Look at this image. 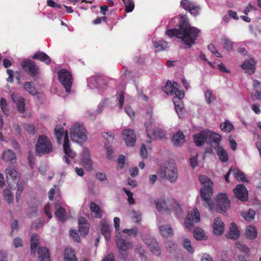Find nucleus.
I'll return each instance as SVG.
<instances>
[{"mask_svg":"<svg viewBox=\"0 0 261 261\" xmlns=\"http://www.w3.org/2000/svg\"><path fill=\"white\" fill-rule=\"evenodd\" d=\"M125 111L127 114L130 117V118H133L135 116V112L134 110L129 106L125 107Z\"/></svg>","mask_w":261,"mask_h":261,"instance_id":"64","label":"nucleus"},{"mask_svg":"<svg viewBox=\"0 0 261 261\" xmlns=\"http://www.w3.org/2000/svg\"><path fill=\"white\" fill-rule=\"evenodd\" d=\"M200 221V214L197 208H194L193 212L188 213L185 222L186 227L191 229L193 227V222L197 223Z\"/></svg>","mask_w":261,"mask_h":261,"instance_id":"11","label":"nucleus"},{"mask_svg":"<svg viewBox=\"0 0 261 261\" xmlns=\"http://www.w3.org/2000/svg\"><path fill=\"white\" fill-rule=\"evenodd\" d=\"M122 136L127 146L135 145L136 136L133 130L130 129L124 130L122 133Z\"/></svg>","mask_w":261,"mask_h":261,"instance_id":"14","label":"nucleus"},{"mask_svg":"<svg viewBox=\"0 0 261 261\" xmlns=\"http://www.w3.org/2000/svg\"><path fill=\"white\" fill-rule=\"evenodd\" d=\"M253 86L255 90V96L257 99H261V83L257 80H254Z\"/></svg>","mask_w":261,"mask_h":261,"instance_id":"39","label":"nucleus"},{"mask_svg":"<svg viewBox=\"0 0 261 261\" xmlns=\"http://www.w3.org/2000/svg\"><path fill=\"white\" fill-rule=\"evenodd\" d=\"M217 153L219 157V160L225 163L228 160V155L226 151L222 147H217Z\"/></svg>","mask_w":261,"mask_h":261,"instance_id":"34","label":"nucleus"},{"mask_svg":"<svg viewBox=\"0 0 261 261\" xmlns=\"http://www.w3.org/2000/svg\"><path fill=\"white\" fill-rule=\"evenodd\" d=\"M90 209L92 213H94L96 218H101L102 217V211L95 203L93 202L90 203Z\"/></svg>","mask_w":261,"mask_h":261,"instance_id":"32","label":"nucleus"},{"mask_svg":"<svg viewBox=\"0 0 261 261\" xmlns=\"http://www.w3.org/2000/svg\"><path fill=\"white\" fill-rule=\"evenodd\" d=\"M100 223L101 226V232L107 241H109L111 237V226L105 219H102Z\"/></svg>","mask_w":261,"mask_h":261,"instance_id":"20","label":"nucleus"},{"mask_svg":"<svg viewBox=\"0 0 261 261\" xmlns=\"http://www.w3.org/2000/svg\"><path fill=\"white\" fill-rule=\"evenodd\" d=\"M233 127L232 124L228 121H226L224 123H222L220 124V128L221 130L225 132H230Z\"/></svg>","mask_w":261,"mask_h":261,"instance_id":"44","label":"nucleus"},{"mask_svg":"<svg viewBox=\"0 0 261 261\" xmlns=\"http://www.w3.org/2000/svg\"><path fill=\"white\" fill-rule=\"evenodd\" d=\"M3 195L6 201L8 203H11L13 201V196L12 192L8 189H6L4 190Z\"/></svg>","mask_w":261,"mask_h":261,"instance_id":"41","label":"nucleus"},{"mask_svg":"<svg viewBox=\"0 0 261 261\" xmlns=\"http://www.w3.org/2000/svg\"><path fill=\"white\" fill-rule=\"evenodd\" d=\"M173 93L175 94L174 97H177L178 98H183L185 95V93L183 91L180 90L178 88H176L173 90Z\"/></svg>","mask_w":261,"mask_h":261,"instance_id":"61","label":"nucleus"},{"mask_svg":"<svg viewBox=\"0 0 261 261\" xmlns=\"http://www.w3.org/2000/svg\"><path fill=\"white\" fill-rule=\"evenodd\" d=\"M183 246L187 250V251L190 253H193L194 252V249L193 247L191 245V243L190 240L186 238L183 240Z\"/></svg>","mask_w":261,"mask_h":261,"instance_id":"40","label":"nucleus"},{"mask_svg":"<svg viewBox=\"0 0 261 261\" xmlns=\"http://www.w3.org/2000/svg\"><path fill=\"white\" fill-rule=\"evenodd\" d=\"M182 98H178L177 97H173V101L174 105L175 108L179 107L180 106H184L181 101Z\"/></svg>","mask_w":261,"mask_h":261,"instance_id":"62","label":"nucleus"},{"mask_svg":"<svg viewBox=\"0 0 261 261\" xmlns=\"http://www.w3.org/2000/svg\"><path fill=\"white\" fill-rule=\"evenodd\" d=\"M193 236L196 240L201 241L207 239L204 231L199 227H195L193 231Z\"/></svg>","mask_w":261,"mask_h":261,"instance_id":"33","label":"nucleus"},{"mask_svg":"<svg viewBox=\"0 0 261 261\" xmlns=\"http://www.w3.org/2000/svg\"><path fill=\"white\" fill-rule=\"evenodd\" d=\"M7 182L10 188H16L18 186L20 177L18 172L14 169L7 168L6 169Z\"/></svg>","mask_w":261,"mask_h":261,"instance_id":"9","label":"nucleus"},{"mask_svg":"<svg viewBox=\"0 0 261 261\" xmlns=\"http://www.w3.org/2000/svg\"><path fill=\"white\" fill-rule=\"evenodd\" d=\"M176 216L181 218L182 216V210L179 204L176 202H174L172 205Z\"/></svg>","mask_w":261,"mask_h":261,"instance_id":"45","label":"nucleus"},{"mask_svg":"<svg viewBox=\"0 0 261 261\" xmlns=\"http://www.w3.org/2000/svg\"><path fill=\"white\" fill-rule=\"evenodd\" d=\"M166 250L168 252L171 253L175 250L176 245L172 241L167 242L165 245Z\"/></svg>","mask_w":261,"mask_h":261,"instance_id":"49","label":"nucleus"},{"mask_svg":"<svg viewBox=\"0 0 261 261\" xmlns=\"http://www.w3.org/2000/svg\"><path fill=\"white\" fill-rule=\"evenodd\" d=\"M11 98L13 101L16 104L18 111L21 113H23L25 111L24 99L22 97L18 96L17 95L12 94Z\"/></svg>","mask_w":261,"mask_h":261,"instance_id":"21","label":"nucleus"},{"mask_svg":"<svg viewBox=\"0 0 261 261\" xmlns=\"http://www.w3.org/2000/svg\"><path fill=\"white\" fill-rule=\"evenodd\" d=\"M153 46L156 49V51L165 50L168 47L167 42L164 40H160L159 42L153 41Z\"/></svg>","mask_w":261,"mask_h":261,"instance_id":"38","label":"nucleus"},{"mask_svg":"<svg viewBox=\"0 0 261 261\" xmlns=\"http://www.w3.org/2000/svg\"><path fill=\"white\" fill-rule=\"evenodd\" d=\"M175 109L179 118L181 119L184 117L185 115V109L184 106L176 107L175 108Z\"/></svg>","mask_w":261,"mask_h":261,"instance_id":"53","label":"nucleus"},{"mask_svg":"<svg viewBox=\"0 0 261 261\" xmlns=\"http://www.w3.org/2000/svg\"><path fill=\"white\" fill-rule=\"evenodd\" d=\"M20 64L30 76H35L38 74V68L32 60L24 59Z\"/></svg>","mask_w":261,"mask_h":261,"instance_id":"10","label":"nucleus"},{"mask_svg":"<svg viewBox=\"0 0 261 261\" xmlns=\"http://www.w3.org/2000/svg\"><path fill=\"white\" fill-rule=\"evenodd\" d=\"M198 178L200 184L203 186L200 192V197L203 201L204 206L211 211L214 210L221 214L225 215L230 206V201L226 194H219L213 202L211 198L213 193V182L210 178L206 175H200Z\"/></svg>","mask_w":261,"mask_h":261,"instance_id":"1","label":"nucleus"},{"mask_svg":"<svg viewBox=\"0 0 261 261\" xmlns=\"http://www.w3.org/2000/svg\"><path fill=\"white\" fill-rule=\"evenodd\" d=\"M208 129H205L193 135L194 142L196 146H201L208 137Z\"/></svg>","mask_w":261,"mask_h":261,"instance_id":"17","label":"nucleus"},{"mask_svg":"<svg viewBox=\"0 0 261 261\" xmlns=\"http://www.w3.org/2000/svg\"><path fill=\"white\" fill-rule=\"evenodd\" d=\"M233 191L236 197L242 201L245 202L248 200V191L244 185H237Z\"/></svg>","mask_w":261,"mask_h":261,"instance_id":"13","label":"nucleus"},{"mask_svg":"<svg viewBox=\"0 0 261 261\" xmlns=\"http://www.w3.org/2000/svg\"><path fill=\"white\" fill-rule=\"evenodd\" d=\"M255 215V211L250 208L247 212H243L242 213V216L247 221L250 222L254 219Z\"/></svg>","mask_w":261,"mask_h":261,"instance_id":"37","label":"nucleus"},{"mask_svg":"<svg viewBox=\"0 0 261 261\" xmlns=\"http://www.w3.org/2000/svg\"><path fill=\"white\" fill-rule=\"evenodd\" d=\"M24 88L26 89L31 94L35 95L37 94L35 88L32 86L31 82H25L24 84Z\"/></svg>","mask_w":261,"mask_h":261,"instance_id":"47","label":"nucleus"},{"mask_svg":"<svg viewBox=\"0 0 261 261\" xmlns=\"http://www.w3.org/2000/svg\"><path fill=\"white\" fill-rule=\"evenodd\" d=\"M252 62L253 61L251 62L250 61L246 60L244 61L242 65L243 69L245 70L246 72L249 74H252L255 72V68Z\"/></svg>","mask_w":261,"mask_h":261,"instance_id":"35","label":"nucleus"},{"mask_svg":"<svg viewBox=\"0 0 261 261\" xmlns=\"http://www.w3.org/2000/svg\"><path fill=\"white\" fill-rule=\"evenodd\" d=\"M55 207L57 208L55 212V215L61 221H64L65 219V210L62 206H60L58 203L55 204Z\"/></svg>","mask_w":261,"mask_h":261,"instance_id":"31","label":"nucleus"},{"mask_svg":"<svg viewBox=\"0 0 261 261\" xmlns=\"http://www.w3.org/2000/svg\"><path fill=\"white\" fill-rule=\"evenodd\" d=\"M205 98L207 103L211 104L212 101L216 100V96L212 94V91L207 89L205 92Z\"/></svg>","mask_w":261,"mask_h":261,"instance_id":"43","label":"nucleus"},{"mask_svg":"<svg viewBox=\"0 0 261 261\" xmlns=\"http://www.w3.org/2000/svg\"><path fill=\"white\" fill-rule=\"evenodd\" d=\"M52 150L53 146L50 140L44 135H40L35 145L36 154L42 156L49 153Z\"/></svg>","mask_w":261,"mask_h":261,"instance_id":"5","label":"nucleus"},{"mask_svg":"<svg viewBox=\"0 0 261 261\" xmlns=\"http://www.w3.org/2000/svg\"><path fill=\"white\" fill-rule=\"evenodd\" d=\"M116 243L120 252H125L132 247V243L125 240L124 237L120 232L116 234Z\"/></svg>","mask_w":261,"mask_h":261,"instance_id":"12","label":"nucleus"},{"mask_svg":"<svg viewBox=\"0 0 261 261\" xmlns=\"http://www.w3.org/2000/svg\"><path fill=\"white\" fill-rule=\"evenodd\" d=\"M33 59L39 60L42 62H44L47 64H49L51 62L50 57L44 52L37 51L33 56Z\"/></svg>","mask_w":261,"mask_h":261,"instance_id":"28","label":"nucleus"},{"mask_svg":"<svg viewBox=\"0 0 261 261\" xmlns=\"http://www.w3.org/2000/svg\"><path fill=\"white\" fill-rule=\"evenodd\" d=\"M3 159L6 162L14 163L16 161V155L14 152L11 150L4 151L3 154Z\"/></svg>","mask_w":261,"mask_h":261,"instance_id":"30","label":"nucleus"},{"mask_svg":"<svg viewBox=\"0 0 261 261\" xmlns=\"http://www.w3.org/2000/svg\"><path fill=\"white\" fill-rule=\"evenodd\" d=\"M64 259L65 261H77L74 250L71 248H66L65 249Z\"/></svg>","mask_w":261,"mask_h":261,"instance_id":"29","label":"nucleus"},{"mask_svg":"<svg viewBox=\"0 0 261 261\" xmlns=\"http://www.w3.org/2000/svg\"><path fill=\"white\" fill-rule=\"evenodd\" d=\"M106 148L107 158L110 160H113L114 158V156L113 155L114 150L112 148V146H108Z\"/></svg>","mask_w":261,"mask_h":261,"instance_id":"57","label":"nucleus"},{"mask_svg":"<svg viewBox=\"0 0 261 261\" xmlns=\"http://www.w3.org/2000/svg\"><path fill=\"white\" fill-rule=\"evenodd\" d=\"M257 232L256 228L251 225L246 227L245 230V236L249 239L254 240L257 237Z\"/></svg>","mask_w":261,"mask_h":261,"instance_id":"27","label":"nucleus"},{"mask_svg":"<svg viewBox=\"0 0 261 261\" xmlns=\"http://www.w3.org/2000/svg\"><path fill=\"white\" fill-rule=\"evenodd\" d=\"M213 231L215 234L221 235L224 231V223L220 218L214 219L213 224Z\"/></svg>","mask_w":261,"mask_h":261,"instance_id":"22","label":"nucleus"},{"mask_svg":"<svg viewBox=\"0 0 261 261\" xmlns=\"http://www.w3.org/2000/svg\"><path fill=\"white\" fill-rule=\"evenodd\" d=\"M172 142L175 146H179L184 144L185 142V139L182 132L178 131L174 134L172 137Z\"/></svg>","mask_w":261,"mask_h":261,"instance_id":"25","label":"nucleus"},{"mask_svg":"<svg viewBox=\"0 0 261 261\" xmlns=\"http://www.w3.org/2000/svg\"><path fill=\"white\" fill-rule=\"evenodd\" d=\"M88 84L89 86L91 85L93 87L103 89L106 86V82L103 77L99 75L90 77L88 80Z\"/></svg>","mask_w":261,"mask_h":261,"instance_id":"15","label":"nucleus"},{"mask_svg":"<svg viewBox=\"0 0 261 261\" xmlns=\"http://www.w3.org/2000/svg\"><path fill=\"white\" fill-rule=\"evenodd\" d=\"M152 134L154 137L156 139H163L165 136L164 132L159 127L154 128Z\"/></svg>","mask_w":261,"mask_h":261,"instance_id":"42","label":"nucleus"},{"mask_svg":"<svg viewBox=\"0 0 261 261\" xmlns=\"http://www.w3.org/2000/svg\"><path fill=\"white\" fill-rule=\"evenodd\" d=\"M208 142L211 144V146L214 148H217L219 147V143L221 140V136L216 133L211 132L208 129Z\"/></svg>","mask_w":261,"mask_h":261,"instance_id":"18","label":"nucleus"},{"mask_svg":"<svg viewBox=\"0 0 261 261\" xmlns=\"http://www.w3.org/2000/svg\"><path fill=\"white\" fill-rule=\"evenodd\" d=\"M140 156L143 159L147 158V152L146 146L144 144H142L140 149Z\"/></svg>","mask_w":261,"mask_h":261,"instance_id":"56","label":"nucleus"},{"mask_svg":"<svg viewBox=\"0 0 261 261\" xmlns=\"http://www.w3.org/2000/svg\"><path fill=\"white\" fill-rule=\"evenodd\" d=\"M163 90L168 94L172 95L173 93L172 90V87L171 85V82L170 81H168L166 84V85L164 87Z\"/></svg>","mask_w":261,"mask_h":261,"instance_id":"51","label":"nucleus"},{"mask_svg":"<svg viewBox=\"0 0 261 261\" xmlns=\"http://www.w3.org/2000/svg\"><path fill=\"white\" fill-rule=\"evenodd\" d=\"M23 127L26 132L30 134L34 135L35 133L36 129L34 124H24Z\"/></svg>","mask_w":261,"mask_h":261,"instance_id":"48","label":"nucleus"},{"mask_svg":"<svg viewBox=\"0 0 261 261\" xmlns=\"http://www.w3.org/2000/svg\"><path fill=\"white\" fill-rule=\"evenodd\" d=\"M96 178L101 181H105L107 180L106 174L105 172L96 173Z\"/></svg>","mask_w":261,"mask_h":261,"instance_id":"59","label":"nucleus"},{"mask_svg":"<svg viewBox=\"0 0 261 261\" xmlns=\"http://www.w3.org/2000/svg\"><path fill=\"white\" fill-rule=\"evenodd\" d=\"M82 164L88 171H91L93 169V163L90 159L89 151L88 149L85 148L82 153Z\"/></svg>","mask_w":261,"mask_h":261,"instance_id":"16","label":"nucleus"},{"mask_svg":"<svg viewBox=\"0 0 261 261\" xmlns=\"http://www.w3.org/2000/svg\"><path fill=\"white\" fill-rule=\"evenodd\" d=\"M39 245V243L34 242V241H31V253L35 255L36 253V249L38 248V246Z\"/></svg>","mask_w":261,"mask_h":261,"instance_id":"60","label":"nucleus"},{"mask_svg":"<svg viewBox=\"0 0 261 261\" xmlns=\"http://www.w3.org/2000/svg\"><path fill=\"white\" fill-rule=\"evenodd\" d=\"M38 255L39 261H50L49 250L46 247H39Z\"/></svg>","mask_w":261,"mask_h":261,"instance_id":"24","label":"nucleus"},{"mask_svg":"<svg viewBox=\"0 0 261 261\" xmlns=\"http://www.w3.org/2000/svg\"><path fill=\"white\" fill-rule=\"evenodd\" d=\"M222 41L223 42V47L224 48L228 50V51H231L232 49V42L227 39L226 37H224L222 39Z\"/></svg>","mask_w":261,"mask_h":261,"instance_id":"46","label":"nucleus"},{"mask_svg":"<svg viewBox=\"0 0 261 261\" xmlns=\"http://www.w3.org/2000/svg\"><path fill=\"white\" fill-rule=\"evenodd\" d=\"M159 229L162 236L164 238L172 237L173 236L172 229L169 225H162L159 226Z\"/></svg>","mask_w":261,"mask_h":261,"instance_id":"26","label":"nucleus"},{"mask_svg":"<svg viewBox=\"0 0 261 261\" xmlns=\"http://www.w3.org/2000/svg\"><path fill=\"white\" fill-rule=\"evenodd\" d=\"M23 245V241L21 239L16 237L14 240V246L15 248L21 247Z\"/></svg>","mask_w":261,"mask_h":261,"instance_id":"63","label":"nucleus"},{"mask_svg":"<svg viewBox=\"0 0 261 261\" xmlns=\"http://www.w3.org/2000/svg\"><path fill=\"white\" fill-rule=\"evenodd\" d=\"M142 240L149 248L151 252L156 256H159L161 254V250L159 246L157 241L149 235H143Z\"/></svg>","mask_w":261,"mask_h":261,"instance_id":"8","label":"nucleus"},{"mask_svg":"<svg viewBox=\"0 0 261 261\" xmlns=\"http://www.w3.org/2000/svg\"><path fill=\"white\" fill-rule=\"evenodd\" d=\"M232 174L238 180L248 182V180L246 179L245 174L238 168L232 169Z\"/></svg>","mask_w":261,"mask_h":261,"instance_id":"36","label":"nucleus"},{"mask_svg":"<svg viewBox=\"0 0 261 261\" xmlns=\"http://www.w3.org/2000/svg\"><path fill=\"white\" fill-rule=\"evenodd\" d=\"M200 10V8L199 6H195L193 5V7H192V8H191L188 11L190 12L191 14L196 16L199 14V11Z\"/></svg>","mask_w":261,"mask_h":261,"instance_id":"58","label":"nucleus"},{"mask_svg":"<svg viewBox=\"0 0 261 261\" xmlns=\"http://www.w3.org/2000/svg\"><path fill=\"white\" fill-rule=\"evenodd\" d=\"M60 82L64 86L67 92L70 91L71 86L72 84L71 74L67 69H62L58 72Z\"/></svg>","mask_w":261,"mask_h":261,"instance_id":"7","label":"nucleus"},{"mask_svg":"<svg viewBox=\"0 0 261 261\" xmlns=\"http://www.w3.org/2000/svg\"><path fill=\"white\" fill-rule=\"evenodd\" d=\"M79 229L81 236H86L89 231V224L86 218L80 217L78 219Z\"/></svg>","mask_w":261,"mask_h":261,"instance_id":"19","label":"nucleus"},{"mask_svg":"<svg viewBox=\"0 0 261 261\" xmlns=\"http://www.w3.org/2000/svg\"><path fill=\"white\" fill-rule=\"evenodd\" d=\"M55 132L57 142L59 144L61 143L62 137L63 136L64 133H65L64 144L63 146L64 153L69 158L72 159L74 158L76 156V153L74 152H73L70 148L69 141L68 136V131L66 130L65 132H64V129L63 127H59L58 128L56 127L55 128Z\"/></svg>","mask_w":261,"mask_h":261,"instance_id":"4","label":"nucleus"},{"mask_svg":"<svg viewBox=\"0 0 261 261\" xmlns=\"http://www.w3.org/2000/svg\"><path fill=\"white\" fill-rule=\"evenodd\" d=\"M180 22L178 29H169L166 31V34L170 37L174 36L180 39L186 45V48H190L193 44L196 43L195 40L198 36L200 30L191 27L188 19L186 15H179Z\"/></svg>","mask_w":261,"mask_h":261,"instance_id":"2","label":"nucleus"},{"mask_svg":"<svg viewBox=\"0 0 261 261\" xmlns=\"http://www.w3.org/2000/svg\"><path fill=\"white\" fill-rule=\"evenodd\" d=\"M101 136L109 143L112 142L114 139V136L112 133L103 132L101 133Z\"/></svg>","mask_w":261,"mask_h":261,"instance_id":"55","label":"nucleus"},{"mask_svg":"<svg viewBox=\"0 0 261 261\" xmlns=\"http://www.w3.org/2000/svg\"><path fill=\"white\" fill-rule=\"evenodd\" d=\"M180 5L184 9L188 11L192 7H193V4L188 0H182L180 2Z\"/></svg>","mask_w":261,"mask_h":261,"instance_id":"52","label":"nucleus"},{"mask_svg":"<svg viewBox=\"0 0 261 261\" xmlns=\"http://www.w3.org/2000/svg\"><path fill=\"white\" fill-rule=\"evenodd\" d=\"M236 247L239 249L240 251L244 252L246 254H248L249 252V249L246 245L240 243V242H237L236 243Z\"/></svg>","mask_w":261,"mask_h":261,"instance_id":"50","label":"nucleus"},{"mask_svg":"<svg viewBox=\"0 0 261 261\" xmlns=\"http://www.w3.org/2000/svg\"><path fill=\"white\" fill-rule=\"evenodd\" d=\"M70 137L73 142L84 143L87 139V132L83 124L75 122L73 124L70 130Z\"/></svg>","mask_w":261,"mask_h":261,"instance_id":"3","label":"nucleus"},{"mask_svg":"<svg viewBox=\"0 0 261 261\" xmlns=\"http://www.w3.org/2000/svg\"><path fill=\"white\" fill-rule=\"evenodd\" d=\"M240 236V231L238 229L236 224L231 222L230 225L229 231L226 234L227 238L230 239H237Z\"/></svg>","mask_w":261,"mask_h":261,"instance_id":"23","label":"nucleus"},{"mask_svg":"<svg viewBox=\"0 0 261 261\" xmlns=\"http://www.w3.org/2000/svg\"><path fill=\"white\" fill-rule=\"evenodd\" d=\"M160 174H163L166 178L171 182H174L177 178V169L173 165L168 163L161 166L159 169Z\"/></svg>","mask_w":261,"mask_h":261,"instance_id":"6","label":"nucleus"},{"mask_svg":"<svg viewBox=\"0 0 261 261\" xmlns=\"http://www.w3.org/2000/svg\"><path fill=\"white\" fill-rule=\"evenodd\" d=\"M123 232L127 234L129 236L136 237L138 233V229L137 228L132 229H124Z\"/></svg>","mask_w":261,"mask_h":261,"instance_id":"54","label":"nucleus"}]
</instances>
